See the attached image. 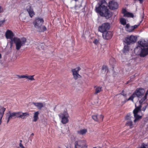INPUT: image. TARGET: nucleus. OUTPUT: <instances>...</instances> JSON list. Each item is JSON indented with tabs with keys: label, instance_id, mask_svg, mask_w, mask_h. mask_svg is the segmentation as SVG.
Instances as JSON below:
<instances>
[{
	"label": "nucleus",
	"instance_id": "obj_1",
	"mask_svg": "<svg viewBox=\"0 0 148 148\" xmlns=\"http://www.w3.org/2000/svg\"><path fill=\"white\" fill-rule=\"evenodd\" d=\"M136 96L139 99V103L140 105L143 103L144 104L148 97V90L145 92V90L143 88H137L132 95L128 99H126V101L131 100L133 102L134 98ZM141 106L140 105L136 107L133 111L135 118V119L134 120L135 123L141 118L142 116H140L138 114V113L141 110Z\"/></svg>",
	"mask_w": 148,
	"mask_h": 148
},
{
	"label": "nucleus",
	"instance_id": "obj_2",
	"mask_svg": "<svg viewBox=\"0 0 148 148\" xmlns=\"http://www.w3.org/2000/svg\"><path fill=\"white\" fill-rule=\"evenodd\" d=\"M135 53L140 57L148 55V41L142 39L138 42V46L134 50Z\"/></svg>",
	"mask_w": 148,
	"mask_h": 148
},
{
	"label": "nucleus",
	"instance_id": "obj_3",
	"mask_svg": "<svg viewBox=\"0 0 148 148\" xmlns=\"http://www.w3.org/2000/svg\"><path fill=\"white\" fill-rule=\"evenodd\" d=\"M105 3V1H102L100 4H99L98 6H96V11L100 16H104L106 18H108L111 17L112 14L107 8L106 6L103 4Z\"/></svg>",
	"mask_w": 148,
	"mask_h": 148
},
{
	"label": "nucleus",
	"instance_id": "obj_4",
	"mask_svg": "<svg viewBox=\"0 0 148 148\" xmlns=\"http://www.w3.org/2000/svg\"><path fill=\"white\" fill-rule=\"evenodd\" d=\"M43 22V19L40 18H36L33 21L34 26L38 31L43 32L46 30L47 28L45 26H42Z\"/></svg>",
	"mask_w": 148,
	"mask_h": 148
},
{
	"label": "nucleus",
	"instance_id": "obj_5",
	"mask_svg": "<svg viewBox=\"0 0 148 148\" xmlns=\"http://www.w3.org/2000/svg\"><path fill=\"white\" fill-rule=\"evenodd\" d=\"M12 43L14 42L16 45V49L17 50H19L26 42V39L25 38H19L18 37H14L12 40Z\"/></svg>",
	"mask_w": 148,
	"mask_h": 148
},
{
	"label": "nucleus",
	"instance_id": "obj_6",
	"mask_svg": "<svg viewBox=\"0 0 148 148\" xmlns=\"http://www.w3.org/2000/svg\"><path fill=\"white\" fill-rule=\"evenodd\" d=\"M58 116L61 119V122L63 124H66L69 122V115L67 112L64 111L63 113H60Z\"/></svg>",
	"mask_w": 148,
	"mask_h": 148
},
{
	"label": "nucleus",
	"instance_id": "obj_7",
	"mask_svg": "<svg viewBox=\"0 0 148 148\" xmlns=\"http://www.w3.org/2000/svg\"><path fill=\"white\" fill-rule=\"evenodd\" d=\"M137 38L133 35L128 36L125 38L124 42L127 45L132 44L136 41Z\"/></svg>",
	"mask_w": 148,
	"mask_h": 148
},
{
	"label": "nucleus",
	"instance_id": "obj_8",
	"mask_svg": "<svg viewBox=\"0 0 148 148\" xmlns=\"http://www.w3.org/2000/svg\"><path fill=\"white\" fill-rule=\"evenodd\" d=\"M109 24L108 23H104L99 27V31L100 32L103 33L107 32L109 29Z\"/></svg>",
	"mask_w": 148,
	"mask_h": 148
},
{
	"label": "nucleus",
	"instance_id": "obj_9",
	"mask_svg": "<svg viewBox=\"0 0 148 148\" xmlns=\"http://www.w3.org/2000/svg\"><path fill=\"white\" fill-rule=\"evenodd\" d=\"M5 36L6 38L7 39H11L10 41V48L12 49V40L13 39V37L14 36V34L13 32L10 30H8L5 32Z\"/></svg>",
	"mask_w": 148,
	"mask_h": 148
},
{
	"label": "nucleus",
	"instance_id": "obj_10",
	"mask_svg": "<svg viewBox=\"0 0 148 148\" xmlns=\"http://www.w3.org/2000/svg\"><path fill=\"white\" fill-rule=\"evenodd\" d=\"M80 70V68L78 67L72 70L73 77L75 79H77L78 78L81 77V75L78 74L79 71Z\"/></svg>",
	"mask_w": 148,
	"mask_h": 148
},
{
	"label": "nucleus",
	"instance_id": "obj_11",
	"mask_svg": "<svg viewBox=\"0 0 148 148\" xmlns=\"http://www.w3.org/2000/svg\"><path fill=\"white\" fill-rule=\"evenodd\" d=\"M18 112H9V114L7 116L8 117L7 122L8 123L10 120L12 119H15L18 118Z\"/></svg>",
	"mask_w": 148,
	"mask_h": 148
},
{
	"label": "nucleus",
	"instance_id": "obj_12",
	"mask_svg": "<svg viewBox=\"0 0 148 148\" xmlns=\"http://www.w3.org/2000/svg\"><path fill=\"white\" fill-rule=\"evenodd\" d=\"M139 25H135L134 26H130L129 24H126L125 26V29L127 31L131 32H132L134 29L137 28Z\"/></svg>",
	"mask_w": 148,
	"mask_h": 148
},
{
	"label": "nucleus",
	"instance_id": "obj_13",
	"mask_svg": "<svg viewBox=\"0 0 148 148\" xmlns=\"http://www.w3.org/2000/svg\"><path fill=\"white\" fill-rule=\"evenodd\" d=\"M109 3V7L110 9L112 10L116 9L118 8V4L117 2L114 1H110Z\"/></svg>",
	"mask_w": 148,
	"mask_h": 148
},
{
	"label": "nucleus",
	"instance_id": "obj_14",
	"mask_svg": "<svg viewBox=\"0 0 148 148\" xmlns=\"http://www.w3.org/2000/svg\"><path fill=\"white\" fill-rule=\"evenodd\" d=\"M112 36V34L110 31H107L102 34V36L105 39H109L111 38Z\"/></svg>",
	"mask_w": 148,
	"mask_h": 148
},
{
	"label": "nucleus",
	"instance_id": "obj_15",
	"mask_svg": "<svg viewBox=\"0 0 148 148\" xmlns=\"http://www.w3.org/2000/svg\"><path fill=\"white\" fill-rule=\"evenodd\" d=\"M29 114L28 112H18V118L23 119H25L28 116Z\"/></svg>",
	"mask_w": 148,
	"mask_h": 148
},
{
	"label": "nucleus",
	"instance_id": "obj_16",
	"mask_svg": "<svg viewBox=\"0 0 148 148\" xmlns=\"http://www.w3.org/2000/svg\"><path fill=\"white\" fill-rule=\"evenodd\" d=\"M122 13L123 14L124 16L125 17L132 18L134 17V15L132 13L127 12L125 9H122Z\"/></svg>",
	"mask_w": 148,
	"mask_h": 148
},
{
	"label": "nucleus",
	"instance_id": "obj_17",
	"mask_svg": "<svg viewBox=\"0 0 148 148\" xmlns=\"http://www.w3.org/2000/svg\"><path fill=\"white\" fill-rule=\"evenodd\" d=\"M27 10L30 17H32L34 15V12L33 10L30 5H28L27 6Z\"/></svg>",
	"mask_w": 148,
	"mask_h": 148
},
{
	"label": "nucleus",
	"instance_id": "obj_18",
	"mask_svg": "<svg viewBox=\"0 0 148 148\" xmlns=\"http://www.w3.org/2000/svg\"><path fill=\"white\" fill-rule=\"evenodd\" d=\"M84 142L82 140H79L76 141L75 143V148H82V145Z\"/></svg>",
	"mask_w": 148,
	"mask_h": 148
},
{
	"label": "nucleus",
	"instance_id": "obj_19",
	"mask_svg": "<svg viewBox=\"0 0 148 148\" xmlns=\"http://www.w3.org/2000/svg\"><path fill=\"white\" fill-rule=\"evenodd\" d=\"M33 104L38 109L40 110L44 107L43 103L41 102L33 103Z\"/></svg>",
	"mask_w": 148,
	"mask_h": 148
},
{
	"label": "nucleus",
	"instance_id": "obj_20",
	"mask_svg": "<svg viewBox=\"0 0 148 148\" xmlns=\"http://www.w3.org/2000/svg\"><path fill=\"white\" fill-rule=\"evenodd\" d=\"M5 110V108L0 107V125L1 124V120Z\"/></svg>",
	"mask_w": 148,
	"mask_h": 148
},
{
	"label": "nucleus",
	"instance_id": "obj_21",
	"mask_svg": "<svg viewBox=\"0 0 148 148\" xmlns=\"http://www.w3.org/2000/svg\"><path fill=\"white\" fill-rule=\"evenodd\" d=\"M87 132V130L86 129H81L77 131L78 134L80 135H85Z\"/></svg>",
	"mask_w": 148,
	"mask_h": 148
},
{
	"label": "nucleus",
	"instance_id": "obj_22",
	"mask_svg": "<svg viewBox=\"0 0 148 148\" xmlns=\"http://www.w3.org/2000/svg\"><path fill=\"white\" fill-rule=\"evenodd\" d=\"M39 114V112L38 111L34 113L33 116L34 119L33 121L36 122L37 121L38 118V115Z\"/></svg>",
	"mask_w": 148,
	"mask_h": 148
},
{
	"label": "nucleus",
	"instance_id": "obj_23",
	"mask_svg": "<svg viewBox=\"0 0 148 148\" xmlns=\"http://www.w3.org/2000/svg\"><path fill=\"white\" fill-rule=\"evenodd\" d=\"M34 75H25V78L31 81L34 80Z\"/></svg>",
	"mask_w": 148,
	"mask_h": 148
},
{
	"label": "nucleus",
	"instance_id": "obj_24",
	"mask_svg": "<svg viewBox=\"0 0 148 148\" xmlns=\"http://www.w3.org/2000/svg\"><path fill=\"white\" fill-rule=\"evenodd\" d=\"M102 87L99 86L96 87L95 88V93L97 94L102 91Z\"/></svg>",
	"mask_w": 148,
	"mask_h": 148
},
{
	"label": "nucleus",
	"instance_id": "obj_25",
	"mask_svg": "<svg viewBox=\"0 0 148 148\" xmlns=\"http://www.w3.org/2000/svg\"><path fill=\"white\" fill-rule=\"evenodd\" d=\"M126 125L127 126H129L131 128H132L133 127V125L132 124V121H128L127 122Z\"/></svg>",
	"mask_w": 148,
	"mask_h": 148
},
{
	"label": "nucleus",
	"instance_id": "obj_26",
	"mask_svg": "<svg viewBox=\"0 0 148 148\" xmlns=\"http://www.w3.org/2000/svg\"><path fill=\"white\" fill-rule=\"evenodd\" d=\"M120 22L123 25H125L126 24V20L123 18H121L120 20Z\"/></svg>",
	"mask_w": 148,
	"mask_h": 148
},
{
	"label": "nucleus",
	"instance_id": "obj_27",
	"mask_svg": "<svg viewBox=\"0 0 148 148\" xmlns=\"http://www.w3.org/2000/svg\"><path fill=\"white\" fill-rule=\"evenodd\" d=\"M45 46L44 44L41 43L38 45V48L39 50L43 49H44Z\"/></svg>",
	"mask_w": 148,
	"mask_h": 148
},
{
	"label": "nucleus",
	"instance_id": "obj_28",
	"mask_svg": "<svg viewBox=\"0 0 148 148\" xmlns=\"http://www.w3.org/2000/svg\"><path fill=\"white\" fill-rule=\"evenodd\" d=\"M129 47L127 45H125L123 49V52L124 53H127L129 50Z\"/></svg>",
	"mask_w": 148,
	"mask_h": 148
},
{
	"label": "nucleus",
	"instance_id": "obj_29",
	"mask_svg": "<svg viewBox=\"0 0 148 148\" xmlns=\"http://www.w3.org/2000/svg\"><path fill=\"white\" fill-rule=\"evenodd\" d=\"M97 117L98 118V121H101L103 119V116L102 115H97Z\"/></svg>",
	"mask_w": 148,
	"mask_h": 148
},
{
	"label": "nucleus",
	"instance_id": "obj_30",
	"mask_svg": "<svg viewBox=\"0 0 148 148\" xmlns=\"http://www.w3.org/2000/svg\"><path fill=\"white\" fill-rule=\"evenodd\" d=\"M92 118L95 121H98V118L97 117V115H95L92 116Z\"/></svg>",
	"mask_w": 148,
	"mask_h": 148
},
{
	"label": "nucleus",
	"instance_id": "obj_31",
	"mask_svg": "<svg viewBox=\"0 0 148 148\" xmlns=\"http://www.w3.org/2000/svg\"><path fill=\"white\" fill-rule=\"evenodd\" d=\"M84 141V142L82 143V148H87L88 147L87 144L85 143V141L84 140H83Z\"/></svg>",
	"mask_w": 148,
	"mask_h": 148
},
{
	"label": "nucleus",
	"instance_id": "obj_32",
	"mask_svg": "<svg viewBox=\"0 0 148 148\" xmlns=\"http://www.w3.org/2000/svg\"><path fill=\"white\" fill-rule=\"evenodd\" d=\"M16 76L18 77V78L21 79L22 78H25V75H17Z\"/></svg>",
	"mask_w": 148,
	"mask_h": 148
},
{
	"label": "nucleus",
	"instance_id": "obj_33",
	"mask_svg": "<svg viewBox=\"0 0 148 148\" xmlns=\"http://www.w3.org/2000/svg\"><path fill=\"white\" fill-rule=\"evenodd\" d=\"M131 114H127V116L125 117V119L127 120H129L131 118Z\"/></svg>",
	"mask_w": 148,
	"mask_h": 148
},
{
	"label": "nucleus",
	"instance_id": "obj_34",
	"mask_svg": "<svg viewBox=\"0 0 148 148\" xmlns=\"http://www.w3.org/2000/svg\"><path fill=\"white\" fill-rule=\"evenodd\" d=\"M93 42L95 44L97 45L99 42V40L97 39H95Z\"/></svg>",
	"mask_w": 148,
	"mask_h": 148
},
{
	"label": "nucleus",
	"instance_id": "obj_35",
	"mask_svg": "<svg viewBox=\"0 0 148 148\" xmlns=\"http://www.w3.org/2000/svg\"><path fill=\"white\" fill-rule=\"evenodd\" d=\"M140 148H148V146L147 145H142Z\"/></svg>",
	"mask_w": 148,
	"mask_h": 148
},
{
	"label": "nucleus",
	"instance_id": "obj_36",
	"mask_svg": "<svg viewBox=\"0 0 148 148\" xmlns=\"http://www.w3.org/2000/svg\"><path fill=\"white\" fill-rule=\"evenodd\" d=\"M147 106V105L146 104V105H145L142 108V110L143 111H144L145 110Z\"/></svg>",
	"mask_w": 148,
	"mask_h": 148
},
{
	"label": "nucleus",
	"instance_id": "obj_37",
	"mask_svg": "<svg viewBox=\"0 0 148 148\" xmlns=\"http://www.w3.org/2000/svg\"><path fill=\"white\" fill-rule=\"evenodd\" d=\"M5 20H3L2 21H0V27L1 26V25L4 23L5 22Z\"/></svg>",
	"mask_w": 148,
	"mask_h": 148
},
{
	"label": "nucleus",
	"instance_id": "obj_38",
	"mask_svg": "<svg viewBox=\"0 0 148 148\" xmlns=\"http://www.w3.org/2000/svg\"><path fill=\"white\" fill-rule=\"evenodd\" d=\"M102 69L103 71H104L105 72L106 71H107V70L106 68V67L104 66H103L102 67Z\"/></svg>",
	"mask_w": 148,
	"mask_h": 148
},
{
	"label": "nucleus",
	"instance_id": "obj_39",
	"mask_svg": "<svg viewBox=\"0 0 148 148\" xmlns=\"http://www.w3.org/2000/svg\"><path fill=\"white\" fill-rule=\"evenodd\" d=\"M78 8V7L77 6H75L74 9H73V12H75L74 11L75 10H77Z\"/></svg>",
	"mask_w": 148,
	"mask_h": 148
},
{
	"label": "nucleus",
	"instance_id": "obj_40",
	"mask_svg": "<svg viewBox=\"0 0 148 148\" xmlns=\"http://www.w3.org/2000/svg\"><path fill=\"white\" fill-rule=\"evenodd\" d=\"M19 146L21 148H25L21 143L19 144Z\"/></svg>",
	"mask_w": 148,
	"mask_h": 148
},
{
	"label": "nucleus",
	"instance_id": "obj_41",
	"mask_svg": "<svg viewBox=\"0 0 148 148\" xmlns=\"http://www.w3.org/2000/svg\"><path fill=\"white\" fill-rule=\"evenodd\" d=\"M3 10V9L2 8L1 6H0V13L2 12Z\"/></svg>",
	"mask_w": 148,
	"mask_h": 148
},
{
	"label": "nucleus",
	"instance_id": "obj_42",
	"mask_svg": "<svg viewBox=\"0 0 148 148\" xmlns=\"http://www.w3.org/2000/svg\"><path fill=\"white\" fill-rule=\"evenodd\" d=\"M25 19V18H24V19H22V21L24 22Z\"/></svg>",
	"mask_w": 148,
	"mask_h": 148
},
{
	"label": "nucleus",
	"instance_id": "obj_43",
	"mask_svg": "<svg viewBox=\"0 0 148 148\" xmlns=\"http://www.w3.org/2000/svg\"><path fill=\"white\" fill-rule=\"evenodd\" d=\"M1 54L0 53V59H1Z\"/></svg>",
	"mask_w": 148,
	"mask_h": 148
},
{
	"label": "nucleus",
	"instance_id": "obj_44",
	"mask_svg": "<svg viewBox=\"0 0 148 148\" xmlns=\"http://www.w3.org/2000/svg\"><path fill=\"white\" fill-rule=\"evenodd\" d=\"M33 136L34 135V134L32 133L31 134Z\"/></svg>",
	"mask_w": 148,
	"mask_h": 148
},
{
	"label": "nucleus",
	"instance_id": "obj_45",
	"mask_svg": "<svg viewBox=\"0 0 148 148\" xmlns=\"http://www.w3.org/2000/svg\"><path fill=\"white\" fill-rule=\"evenodd\" d=\"M129 81H128L127 82V84H128L129 83Z\"/></svg>",
	"mask_w": 148,
	"mask_h": 148
},
{
	"label": "nucleus",
	"instance_id": "obj_46",
	"mask_svg": "<svg viewBox=\"0 0 148 148\" xmlns=\"http://www.w3.org/2000/svg\"><path fill=\"white\" fill-rule=\"evenodd\" d=\"M93 148H96V147H94Z\"/></svg>",
	"mask_w": 148,
	"mask_h": 148
},
{
	"label": "nucleus",
	"instance_id": "obj_47",
	"mask_svg": "<svg viewBox=\"0 0 148 148\" xmlns=\"http://www.w3.org/2000/svg\"><path fill=\"white\" fill-rule=\"evenodd\" d=\"M135 106L136 107V104L135 105Z\"/></svg>",
	"mask_w": 148,
	"mask_h": 148
},
{
	"label": "nucleus",
	"instance_id": "obj_48",
	"mask_svg": "<svg viewBox=\"0 0 148 148\" xmlns=\"http://www.w3.org/2000/svg\"><path fill=\"white\" fill-rule=\"evenodd\" d=\"M58 148H60V147H59Z\"/></svg>",
	"mask_w": 148,
	"mask_h": 148
}]
</instances>
